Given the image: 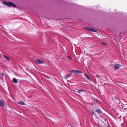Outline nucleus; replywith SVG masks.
Segmentation results:
<instances>
[{"mask_svg":"<svg viewBox=\"0 0 127 127\" xmlns=\"http://www.w3.org/2000/svg\"><path fill=\"white\" fill-rule=\"evenodd\" d=\"M2 3L8 7L12 6V7H16V5L10 2H3Z\"/></svg>","mask_w":127,"mask_h":127,"instance_id":"obj_1","label":"nucleus"},{"mask_svg":"<svg viewBox=\"0 0 127 127\" xmlns=\"http://www.w3.org/2000/svg\"><path fill=\"white\" fill-rule=\"evenodd\" d=\"M70 72L72 73H74L75 74H76L78 73H81L82 72L80 71L76 70H72L70 71Z\"/></svg>","mask_w":127,"mask_h":127,"instance_id":"obj_2","label":"nucleus"},{"mask_svg":"<svg viewBox=\"0 0 127 127\" xmlns=\"http://www.w3.org/2000/svg\"><path fill=\"white\" fill-rule=\"evenodd\" d=\"M35 62L36 63L39 64H42L44 63V62L43 61L38 59H36L35 60Z\"/></svg>","mask_w":127,"mask_h":127,"instance_id":"obj_3","label":"nucleus"},{"mask_svg":"<svg viewBox=\"0 0 127 127\" xmlns=\"http://www.w3.org/2000/svg\"><path fill=\"white\" fill-rule=\"evenodd\" d=\"M86 29L88 31H90L92 32H97V31L95 30L90 28L86 27Z\"/></svg>","mask_w":127,"mask_h":127,"instance_id":"obj_4","label":"nucleus"},{"mask_svg":"<svg viewBox=\"0 0 127 127\" xmlns=\"http://www.w3.org/2000/svg\"><path fill=\"white\" fill-rule=\"evenodd\" d=\"M5 102L2 99H0V105L1 106H3L5 105Z\"/></svg>","mask_w":127,"mask_h":127,"instance_id":"obj_5","label":"nucleus"},{"mask_svg":"<svg viewBox=\"0 0 127 127\" xmlns=\"http://www.w3.org/2000/svg\"><path fill=\"white\" fill-rule=\"evenodd\" d=\"M120 66V65L119 64H116L114 65V68L116 70L118 69Z\"/></svg>","mask_w":127,"mask_h":127,"instance_id":"obj_6","label":"nucleus"},{"mask_svg":"<svg viewBox=\"0 0 127 127\" xmlns=\"http://www.w3.org/2000/svg\"><path fill=\"white\" fill-rule=\"evenodd\" d=\"M17 103L22 105H25V104L24 102L21 100H20Z\"/></svg>","mask_w":127,"mask_h":127,"instance_id":"obj_7","label":"nucleus"},{"mask_svg":"<svg viewBox=\"0 0 127 127\" xmlns=\"http://www.w3.org/2000/svg\"><path fill=\"white\" fill-rule=\"evenodd\" d=\"M85 92L86 91L84 89H82L80 90H79L77 92L78 93L80 94L81 93V92Z\"/></svg>","mask_w":127,"mask_h":127,"instance_id":"obj_8","label":"nucleus"},{"mask_svg":"<svg viewBox=\"0 0 127 127\" xmlns=\"http://www.w3.org/2000/svg\"><path fill=\"white\" fill-rule=\"evenodd\" d=\"M84 75V76H85V77H86L88 79V80H89L90 81H91V80L90 79L89 77V76L87 75L86 74H85Z\"/></svg>","mask_w":127,"mask_h":127,"instance_id":"obj_9","label":"nucleus"},{"mask_svg":"<svg viewBox=\"0 0 127 127\" xmlns=\"http://www.w3.org/2000/svg\"><path fill=\"white\" fill-rule=\"evenodd\" d=\"M12 81L13 82L15 83H17L18 82V81L15 78H13V79Z\"/></svg>","mask_w":127,"mask_h":127,"instance_id":"obj_10","label":"nucleus"},{"mask_svg":"<svg viewBox=\"0 0 127 127\" xmlns=\"http://www.w3.org/2000/svg\"><path fill=\"white\" fill-rule=\"evenodd\" d=\"M96 112L97 113H98L99 114H101L102 113L101 112V111L100 110V109H97L96 110Z\"/></svg>","mask_w":127,"mask_h":127,"instance_id":"obj_11","label":"nucleus"},{"mask_svg":"<svg viewBox=\"0 0 127 127\" xmlns=\"http://www.w3.org/2000/svg\"><path fill=\"white\" fill-rule=\"evenodd\" d=\"M3 56L7 60V61H10V59L8 57H7V56H5L4 55H3Z\"/></svg>","mask_w":127,"mask_h":127,"instance_id":"obj_12","label":"nucleus"},{"mask_svg":"<svg viewBox=\"0 0 127 127\" xmlns=\"http://www.w3.org/2000/svg\"><path fill=\"white\" fill-rule=\"evenodd\" d=\"M71 74H67V75H66V77L67 78H68L71 76Z\"/></svg>","mask_w":127,"mask_h":127,"instance_id":"obj_13","label":"nucleus"},{"mask_svg":"<svg viewBox=\"0 0 127 127\" xmlns=\"http://www.w3.org/2000/svg\"><path fill=\"white\" fill-rule=\"evenodd\" d=\"M67 57L69 58V59H70L71 60H72V59L69 56H67Z\"/></svg>","mask_w":127,"mask_h":127,"instance_id":"obj_14","label":"nucleus"},{"mask_svg":"<svg viewBox=\"0 0 127 127\" xmlns=\"http://www.w3.org/2000/svg\"><path fill=\"white\" fill-rule=\"evenodd\" d=\"M101 43L103 45H106V43H105L102 42Z\"/></svg>","mask_w":127,"mask_h":127,"instance_id":"obj_15","label":"nucleus"},{"mask_svg":"<svg viewBox=\"0 0 127 127\" xmlns=\"http://www.w3.org/2000/svg\"><path fill=\"white\" fill-rule=\"evenodd\" d=\"M1 76H3V75H4V74H3V73H1Z\"/></svg>","mask_w":127,"mask_h":127,"instance_id":"obj_16","label":"nucleus"},{"mask_svg":"<svg viewBox=\"0 0 127 127\" xmlns=\"http://www.w3.org/2000/svg\"><path fill=\"white\" fill-rule=\"evenodd\" d=\"M92 113H93V114H94V112H93V111H92Z\"/></svg>","mask_w":127,"mask_h":127,"instance_id":"obj_17","label":"nucleus"},{"mask_svg":"<svg viewBox=\"0 0 127 127\" xmlns=\"http://www.w3.org/2000/svg\"><path fill=\"white\" fill-rule=\"evenodd\" d=\"M98 76H97L96 77H98Z\"/></svg>","mask_w":127,"mask_h":127,"instance_id":"obj_18","label":"nucleus"},{"mask_svg":"<svg viewBox=\"0 0 127 127\" xmlns=\"http://www.w3.org/2000/svg\"><path fill=\"white\" fill-rule=\"evenodd\" d=\"M107 127H108V126H107Z\"/></svg>","mask_w":127,"mask_h":127,"instance_id":"obj_19","label":"nucleus"}]
</instances>
